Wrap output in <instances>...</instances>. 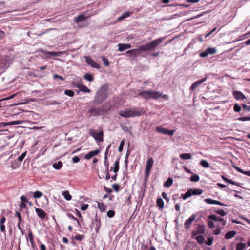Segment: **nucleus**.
Returning a JSON list of instances; mask_svg holds the SVG:
<instances>
[{
    "label": "nucleus",
    "instance_id": "nucleus-3",
    "mask_svg": "<svg viewBox=\"0 0 250 250\" xmlns=\"http://www.w3.org/2000/svg\"><path fill=\"white\" fill-rule=\"evenodd\" d=\"M144 113L142 109L139 108H133L127 109L124 111H120L119 115L124 118H130L140 116Z\"/></svg>",
    "mask_w": 250,
    "mask_h": 250
},
{
    "label": "nucleus",
    "instance_id": "nucleus-55",
    "mask_svg": "<svg viewBox=\"0 0 250 250\" xmlns=\"http://www.w3.org/2000/svg\"><path fill=\"white\" fill-rule=\"evenodd\" d=\"M16 216L18 217V219L19 220V223H21V222L22 218L21 214L18 211L16 212Z\"/></svg>",
    "mask_w": 250,
    "mask_h": 250
},
{
    "label": "nucleus",
    "instance_id": "nucleus-40",
    "mask_svg": "<svg viewBox=\"0 0 250 250\" xmlns=\"http://www.w3.org/2000/svg\"><path fill=\"white\" fill-rule=\"evenodd\" d=\"M195 238L198 243L200 244H203L204 242L205 238L202 235H197Z\"/></svg>",
    "mask_w": 250,
    "mask_h": 250
},
{
    "label": "nucleus",
    "instance_id": "nucleus-41",
    "mask_svg": "<svg viewBox=\"0 0 250 250\" xmlns=\"http://www.w3.org/2000/svg\"><path fill=\"white\" fill-rule=\"evenodd\" d=\"M98 208L102 211H104L106 209V206L103 203L98 202Z\"/></svg>",
    "mask_w": 250,
    "mask_h": 250
},
{
    "label": "nucleus",
    "instance_id": "nucleus-46",
    "mask_svg": "<svg viewBox=\"0 0 250 250\" xmlns=\"http://www.w3.org/2000/svg\"><path fill=\"white\" fill-rule=\"evenodd\" d=\"M115 215V211L113 210H109L107 212V216L109 218H112Z\"/></svg>",
    "mask_w": 250,
    "mask_h": 250
},
{
    "label": "nucleus",
    "instance_id": "nucleus-59",
    "mask_svg": "<svg viewBox=\"0 0 250 250\" xmlns=\"http://www.w3.org/2000/svg\"><path fill=\"white\" fill-rule=\"evenodd\" d=\"M242 107H243V108L244 110H248V111H250V106H248L247 105H246L245 104H242Z\"/></svg>",
    "mask_w": 250,
    "mask_h": 250
},
{
    "label": "nucleus",
    "instance_id": "nucleus-1",
    "mask_svg": "<svg viewBox=\"0 0 250 250\" xmlns=\"http://www.w3.org/2000/svg\"><path fill=\"white\" fill-rule=\"evenodd\" d=\"M164 40V38L163 37L157 39L145 44L140 45L137 49L128 50L126 53L129 55L130 56L137 57L140 52L154 50L156 46L162 43Z\"/></svg>",
    "mask_w": 250,
    "mask_h": 250
},
{
    "label": "nucleus",
    "instance_id": "nucleus-7",
    "mask_svg": "<svg viewBox=\"0 0 250 250\" xmlns=\"http://www.w3.org/2000/svg\"><path fill=\"white\" fill-rule=\"evenodd\" d=\"M39 52L42 53L44 55H46V58H49L48 55L53 56H60L66 53L65 51H59V52H54V51H46L43 49H40Z\"/></svg>",
    "mask_w": 250,
    "mask_h": 250
},
{
    "label": "nucleus",
    "instance_id": "nucleus-13",
    "mask_svg": "<svg viewBox=\"0 0 250 250\" xmlns=\"http://www.w3.org/2000/svg\"><path fill=\"white\" fill-rule=\"evenodd\" d=\"M196 215L194 214H192L188 219L184 223L185 228L188 229L191 224L195 219Z\"/></svg>",
    "mask_w": 250,
    "mask_h": 250
},
{
    "label": "nucleus",
    "instance_id": "nucleus-57",
    "mask_svg": "<svg viewBox=\"0 0 250 250\" xmlns=\"http://www.w3.org/2000/svg\"><path fill=\"white\" fill-rule=\"evenodd\" d=\"M88 207V204H83V205H82V206L81 207V209L83 211H84L87 209Z\"/></svg>",
    "mask_w": 250,
    "mask_h": 250
},
{
    "label": "nucleus",
    "instance_id": "nucleus-10",
    "mask_svg": "<svg viewBox=\"0 0 250 250\" xmlns=\"http://www.w3.org/2000/svg\"><path fill=\"white\" fill-rule=\"evenodd\" d=\"M156 130L162 134L172 136L173 135L175 130H168L161 126L157 127Z\"/></svg>",
    "mask_w": 250,
    "mask_h": 250
},
{
    "label": "nucleus",
    "instance_id": "nucleus-26",
    "mask_svg": "<svg viewBox=\"0 0 250 250\" xmlns=\"http://www.w3.org/2000/svg\"><path fill=\"white\" fill-rule=\"evenodd\" d=\"M114 167H111L110 168V170H113L115 173H116L119 169V160H117L115 163L114 165Z\"/></svg>",
    "mask_w": 250,
    "mask_h": 250
},
{
    "label": "nucleus",
    "instance_id": "nucleus-45",
    "mask_svg": "<svg viewBox=\"0 0 250 250\" xmlns=\"http://www.w3.org/2000/svg\"><path fill=\"white\" fill-rule=\"evenodd\" d=\"M28 237L30 241V242L33 244V234H32V232L31 231V230H29V233H28Z\"/></svg>",
    "mask_w": 250,
    "mask_h": 250
},
{
    "label": "nucleus",
    "instance_id": "nucleus-20",
    "mask_svg": "<svg viewBox=\"0 0 250 250\" xmlns=\"http://www.w3.org/2000/svg\"><path fill=\"white\" fill-rule=\"evenodd\" d=\"M100 152V150L97 149L94 151H90L88 154L85 155L84 157L86 159H90L93 156L97 155Z\"/></svg>",
    "mask_w": 250,
    "mask_h": 250
},
{
    "label": "nucleus",
    "instance_id": "nucleus-52",
    "mask_svg": "<svg viewBox=\"0 0 250 250\" xmlns=\"http://www.w3.org/2000/svg\"><path fill=\"white\" fill-rule=\"evenodd\" d=\"M216 212L222 216H224L227 214V213L223 210H217Z\"/></svg>",
    "mask_w": 250,
    "mask_h": 250
},
{
    "label": "nucleus",
    "instance_id": "nucleus-16",
    "mask_svg": "<svg viewBox=\"0 0 250 250\" xmlns=\"http://www.w3.org/2000/svg\"><path fill=\"white\" fill-rule=\"evenodd\" d=\"M93 225H95V231L96 233H98L99 232V229L101 226V223L100 218L98 217L96 214L95 218V221L93 223Z\"/></svg>",
    "mask_w": 250,
    "mask_h": 250
},
{
    "label": "nucleus",
    "instance_id": "nucleus-24",
    "mask_svg": "<svg viewBox=\"0 0 250 250\" xmlns=\"http://www.w3.org/2000/svg\"><path fill=\"white\" fill-rule=\"evenodd\" d=\"M21 123V122L20 121H15L10 122H3L1 123V125L3 126H6L8 125H19Z\"/></svg>",
    "mask_w": 250,
    "mask_h": 250
},
{
    "label": "nucleus",
    "instance_id": "nucleus-32",
    "mask_svg": "<svg viewBox=\"0 0 250 250\" xmlns=\"http://www.w3.org/2000/svg\"><path fill=\"white\" fill-rule=\"evenodd\" d=\"M67 215L69 218L72 219V220H73L74 222L76 223L77 226H80V223L79 220L76 218H75L72 214L68 213Z\"/></svg>",
    "mask_w": 250,
    "mask_h": 250
},
{
    "label": "nucleus",
    "instance_id": "nucleus-34",
    "mask_svg": "<svg viewBox=\"0 0 250 250\" xmlns=\"http://www.w3.org/2000/svg\"><path fill=\"white\" fill-rule=\"evenodd\" d=\"M180 158L184 160L190 159L191 157V155L190 153H182L180 155Z\"/></svg>",
    "mask_w": 250,
    "mask_h": 250
},
{
    "label": "nucleus",
    "instance_id": "nucleus-2",
    "mask_svg": "<svg viewBox=\"0 0 250 250\" xmlns=\"http://www.w3.org/2000/svg\"><path fill=\"white\" fill-rule=\"evenodd\" d=\"M109 85L105 84L101 86L97 90L93 100L94 104H99L104 101L108 95Z\"/></svg>",
    "mask_w": 250,
    "mask_h": 250
},
{
    "label": "nucleus",
    "instance_id": "nucleus-5",
    "mask_svg": "<svg viewBox=\"0 0 250 250\" xmlns=\"http://www.w3.org/2000/svg\"><path fill=\"white\" fill-rule=\"evenodd\" d=\"M203 190L200 189H190L184 194H182V198L184 200L190 197L192 195H199L202 193Z\"/></svg>",
    "mask_w": 250,
    "mask_h": 250
},
{
    "label": "nucleus",
    "instance_id": "nucleus-14",
    "mask_svg": "<svg viewBox=\"0 0 250 250\" xmlns=\"http://www.w3.org/2000/svg\"><path fill=\"white\" fill-rule=\"evenodd\" d=\"M85 14L86 13L83 12L81 14L79 15L77 17L75 18L74 20L75 22L76 23H79L91 16V15L85 16Z\"/></svg>",
    "mask_w": 250,
    "mask_h": 250
},
{
    "label": "nucleus",
    "instance_id": "nucleus-6",
    "mask_svg": "<svg viewBox=\"0 0 250 250\" xmlns=\"http://www.w3.org/2000/svg\"><path fill=\"white\" fill-rule=\"evenodd\" d=\"M90 134L97 141L102 142L103 141V131L97 132L95 130L91 129L90 131Z\"/></svg>",
    "mask_w": 250,
    "mask_h": 250
},
{
    "label": "nucleus",
    "instance_id": "nucleus-23",
    "mask_svg": "<svg viewBox=\"0 0 250 250\" xmlns=\"http://www.w3.org/2000/svg\"><path fill=\"white\" fill-rule=\"evenodd\" d=\"M119 49L120 51H123L126 49H129L131 47V45L130 44H122L119 43L118 44Z\"/></svg>",
    "mask_w": 250,
    "mask_h": 250
},
{
    "label": "nucleus",
    "instance_id": "nucleus-58",
    "mask_svg": "<svg viewBox=\"0 0 250 250\" xmlns=\"http://www.w3.org/2000/svg\"><path fill=\"white\" fill-rule=\"evenodd\" d=\"M162 196L167 202L169 201V198L167 197V194L166 193L163 192L162 193Z\"/></svg>",
    "mask_w": 250,
    "mask_h": 250
},
{
    "label": "nucleus",
    "instance_id": "nucleus-37",
    "mask_svg": "<svg viewBox=\"0 0 250 250\" xmlns=\"http://www.w3.org/2000/svg\"><path fill=\"white\" fill-rule=\"evenodd\" d=\"M246 244L244 243H239L236 246V250H243L246 248Z\"/></svg>",
    "mask_w": 250,
    "mask_h": 250
},
{
    "label": "nucleus",
    "instance_id": "nucleus-30",
    "mask_svg": "<svg viewBox=\"0 0 250 250\" xmlns=\"http://www.w3.org/2000/svg\"><path fill=\"white\" fill-rule=\"evenodd\" d=\"M53 167L54 169L59 170L61 169L62 167V163L61 161H58L57 163L53 164Z\"/></svg>",
    "mask_w": 250,
    "mask_h": 250
},
{
    "label": "nucleus",
    "instance_id": "nucleus-25",
    "mask_svg": "<svg viewBox=\"0 0 250 250\" xmlns=\"http://www.w3.org/2000/svg\"><path fill=\"white\" fill-rule=\"evenodd\" d=\"M206 79H201V80H199V81H197L195 82H194L192 85H191V86L190 87V90L191 91H193L194 90V89H195L197 86L200 84L201 83H202L203 82H204V81Z\"/></svg>",
    "mask_w": 250,
    "mask_h": 250
},
{
    "label": "nucleus",
    "instance_id": "nucleus-19",
    "mask_svg": "<svg viewBox=\"0 0 250 250\" xmlns=\"http://www.w3.org/2000/svg\"><path fill=\"white\" fill-rule=\"evenodd\" d=\"M233 95L236 100H243L246 98L244 95L240 91H234Z\"/></svg>",
    "mask_w": 250,
    "mask_h": 250
},
{
    "label": "nucleus",
    "instance_id": "nucleus-42",
    "mask_svg": "<svg viewBox=\"0 0 250 250\" xmlns=\"http://www.w3.org/2000/svg\"><path fill=\"white\" fill-rule=\"evenodd\" d=\"M64 94L69 97H73L74 95L73 91L71 90H65L64 91Z\"/></svg>",
    "mask_w": 250,
    "mask_h": 250
},
{
    "label": "nucleus",
    "instance_id": "nucleus-48",
    "mask_svg": "<svg viewBox=\"0 0 250 250\" xmlns=\"http://www.w3.org/2000/svg\"><path fill=\"white\" fill-rule=\"evenodd\" d=\"M125 144V141L123 140L120 143V146L118 147V151L119 152H121L123 149V146Z\"/></svg>",
    "mask_w": 250,
    "mask_h": 250
},
{
    "label": "nucleus",
    "instance_id": "nucleus-62",
    "mask_svg": "<svg viewBox=\"0 0 250 250\" xmlns=\"http://www.w3.org/2000/svg\"><path fill=\"white\" fill-rule=\"evenodd\" d=\"M21 201L22 203H26L28 202L27 200L24 196H21L20 198Z\"/></svg>",
    "mask_w": 250,
    "mask_h": 250
},
{
    "label": "nucleus",
    "instance_id": "nucleus-27",
    "mask_svg": "<svg viewBox=\"0 0 250 250\" xmlns=\"http://www.w3.org/2000/svg\"><path fill=\"white\" fill-rule=\"evenodd\" d=\"M236 234V232L234 231H230L227 232L225 234V238L227 239H231Z\"/></svg>",
    "mask_w": 250,
    "mask_h": 250
},
{
    "label": "nucleus",
    "instance_id": "nucleus-11",
    "mask_svg": "<svg viewBox=\"0 0 250 250\" xmlns=\"http://www.w3.org/2000/svg\"><path fill=\"white\" fill-rule=\"evenodd\" d=\"M85 61L88 64L93 68H99L100 67V65L94 62L90 57H85Z\"/></svg>",
    "mask_w": 250,
    "mask_h": 250
},
{
    "label": "nucleus",
    "instance_id": "nucleus-44",
    "mask_svg": "<svg viewBox=\"0 0 250 250\" xmlns=\"http://www.w3.org/2000/svg\"><path fill=\"white\" fill-rule=\"evenodd\" d=\"M238 120L241 121H250V115L247 116L241 117Z\"/></svg>",
    "mask_w": 250,
    "mask_h": 250
},
{
    "label": "nucleus",
    "instance_id": "nucleus-35",
    "mask_svg": "<svg viewBox=\"0 0 250 250\" xmlns=\"http://www.w3.org/2000/svg\"><path fill=\"white\" fill-rule=\"evenodd\" d=\"M62 195L64 198L67 201H70L72 198L71 195L69 194V192L68 191H63L62 192Z\"/></svg>",
    "mask_w": 250,
    "mask_h": 250
},
{
    "label": "nucleus",
    "instance_id": "nucleus-15",
    "mask_svg": "<svg viewBox=\"0 0 250 250\" xmlns=\"http://www.w3.org/2000/svg\"><path fill=\"white\" fill-rule=\"evenodd\" d=\"M208 219L212 220L215 221H218L222 223V226L224 227L226 225V221H225L223 218L217 217L215 215H211L208 216Z\"/></svg>",
    "mask_w": 250,
    "mask_h": 250
},
{
    "label": "nucleus",
    "instance_id": "nucleus-31",
    "mask_svg": "<svg viewBox=\"0 0 250 250\" xmlns=\"http://www.w3.org/2000/svg\"><path fill=\"white\" fill-rule=\"evenodd\" d=\"M132 14V12H125L124 14H123L120 17H119L118 19V20H123L126 18L129 17Z\"/></svg>",
    "mask_w": 250,
    "mask_h": 250
},
{
    "label": "nucleus",
    "instance_id": "nucleus-17",
    "mask_svg": "<svg viewBox=\"0 0 250 250\" xmlns=\"http://www.w3.org/2000/svg\"><path fill=\"white\" fill-rule=\"evenodd\" d=\"M204 201L209 204H216L222 206H226L227 205L217 200H214L208 198L205 199Z\"/></svg>",
    "mask_w": 250,
    "mask_h": 250
},
{
    "label": "nucleus",
    "instance_id": "nucleus-38",
    "mask_svg": "<svg viewBox=\"0 0 250 250\" xmlns=\"http://www.w3.org/2000/svg\"><path fill=\"white\" fill-rule=\"evenodd\" d=\"M190 179L192 182H197L199 181L200 178L198 175L195 174L191 176Z\"/></svg>",
    "mask_w": 250,
    "mask_h": 250
},
{
    "label": "nucleus",
    "instance_id": "nucleus-36",
    "mask_svg": "<svg viewBox=\"0 0 250 250\" xmlns=\"http://www.w3.org/2000/svg\"><path fill=\"white\" fill-rule=\"evenodd\" d=\"M157 204L161 209H163L164 208V203L161 198H159L157 199Z\"/></svg>",
    "mask_w": 250,
    "mask_h": 250
},
{
    "label": "nucleus",
    "instance_id": "nucleus-18",
    "mask_svg": "<svg viewBox=\"0 0 250 250\" xmlns=\"http://www.w3.org/2000/svg\"><path fill=\"white\" fill-rule=\"evenodd\" d=\"M35 211L41 219H43L47 216V213L42 209L37 208Z\"/></svg>",
    "mask_w": 250,
    "mask_h": 250
},
{
    "label": "nucleus",
    "instance_id": "nucleus-56",
    "mask_svg": "<svg viewBox=\"0 0 250 250\" xmlns=\"http://www.w3.org/2000/svg\"><path fill=\"white\" fill-rule=\"evenodd\" d=\"M84 238V236L83 235H77L75 236V238L78 241H81Z\"/></svg>",
    "mask_w": 250,
    "mask_h": 250
},
{
    "label": "nucleus",
    "instance_id": "nucleus-22",
    "mask_svg": "<svg viewBox=\"0 0 250 250\" xmlns=\"http://www.w3.org/2000/svg\"><path fill=\"white\" fill-rule=\"evenodd\" d=\"M89 112L93 115L97 116L101 114L102 110L100 108H94L90 109Z\"/></svg>",
    "mask_w": 250,
    "mask_h": 250
},
{
    "label": "nucleus",
    "instance_id": "nucleus-33",
    "mask_svg": "<svg viewBox=\"0 0 250 250\" xmlns=\"http://www.w3.org/2000/svg\"><path fill=\"white\" fill-rule=\"evenodd\" d=\"M222 179L225 181L226 182H227V183H229V184H231L232 185H236V186H239V183H237V182H234L233 181H232L230 179H228L227 178L224 177V176H223L222 177Z\"/></svg>",
    "mask_w": 250,
    "mask_h": 250
},
{
    "label": "nucleus",
    "instance_id": "nucleus-29",
    "mask_svg": "<svg viewBox=\"0 0 250 250\" xmlns=\"http://www.w3.org/2000/svg\"><path fill=\"white\" fill-rule=\"evenodd\" d=\"M172 183H173V179H172V178L169 177L164 183V186L166 188H169L172 185Z\"/></svg>",
    "mask_w": 250,
    "mask_h": 250
},
{
    "label": "nucleus",
    "instance_id": "nucleus-4",
    "mask_svg": "<svg viewBox=\"0 0 250 250\" xmlns=\"http://www.w3.org/2000/svg\"><path fill=\"white\" fill-rule=\"evenodd\" d=\"M139 95L146 100L149 99H157L161 97L162 94L159 92L153 90H147L139 92Z\"/></svg>",
    "mask_w": 250,
    "mask_h": 250
},
{
    "label": "nucleus",
    "instance_id": "nucleus-63",
    "mask_svg": "<svg viewBox=\"0 0 250 250\" xmlns=\"http://www.w3.org/2000/svg\"><path fill=\"white\" fill-rule=\"evenodd\" d=\"M83 78H92V75L90 74L86 73L84 75Z\"/></svg>",
    "mask_w": 250,
    "mask_h": 250
},
{
    "label": "nucleus",
    "instance_id": "nucleus-9",
    "mask_svg": "<svg viewBox=\"0 0 250 250\" xmlns=\"http://www.w3.org/2000/svg\"><path fill=\"white\" fill-rule=\"evenodd\" d=\"M154 161L152 158H150L148 159L146 163L145 173L146 176H148L150 174L151 169L153 165Z\"/></svg>",
    "mask_w": 250,
    "mask_h": 250
},
{
    "label": "nucleus",
    "instance_id": "nucleus-8",
    "mask_svg": "<svg viewBox=\"0 0 250 250\" xmlns=\"http://www.w3.org/2000/svg\"><path fill=\"white\" fill-rule=\"evenodd\" d=\"M217 52V50L215 48L209 47L206 49L204 51L200 53V56L204 58L208 56L209 55H213Z\"/></svg>",
    "mask_w": 250,
    "mask_h": 250
},
{
    "label": "nucleus",
    "instance_id": "nucleus-21",
    "mask_svg": "<svg viewBox=\"0 0 250 250\" xmlns=\"http://www.w3.org/2000/svg\"><path fill=\"white\" fill-rule=\"evenodd\" d=\"M204 233V226L198 225L197 228V229L195 231L193 232L192 234L193 236H195L197 234H203Z\"/></svg>",
    "mask_w": 250,
    "mask_h": 250
},
{
    "label": "nucleus",
    "instance_id": "nucleus-49",
    "mask_svg": "<svg viewBox=\"0 0 250 250\" xmlns=\"http://www.w3.org/2000/svg\"><path fill=\"white\" fill-rule=\"evenodd\" d=\"M112 188L116 192H118L120 189L119 186L118 184H114L112 186Z\"/></svg>",
    "mask_w": 250,
    "mask_h": 250
},
{
    "label": "nucleus",
    "instance_id": "nucleus-64",
    "mask_svg": "<svg viewBox=\"0 0 250 250\" xmlns=\"http://www.w3.org/2000/svg\"><path fill=\"white\" fill-rule=\"evenodd\" d=\"M40 249L41 250H46V247L44 244H41L40 245Z\"/></svg>",
    "mask_w": 250,
    "mask_h": 250
},
{
    "label": "nucleus",
    "instance_id": "nucleus-54",
    "mask_svg": "<svg viewBox=\"0 0 250 250\" xmlns=\"http://www.w3.org/2000/svg\"><path fill=\"white\" fill-rule=\"evenodd\" d=\"M110 147H111V145L109 144L107 146V147L106 149L105 154H104V159H106L107 158V155H108V151H109V149H110Z\"/></svg>",
    "mask_w": 250,
    "mask_h": 250
},
{
    "label": "nucleus",
    "instance_id": "nucleus-51",
    "mask_svg": "<svg viewBox=\"0 0 250 250\" xmlns=\"http://www.w3.org/2000/svg\"><path fill=\"white\" fill-rule=\"evenodd\" d=\"M102 61L104 63V64L106 66H107L109 65V62L108 61V60L104 57H103L102 58Z\"/></svg>",
    "mask_w": 250,
    "mask_h": 250
},
{
    "label": "nucleus",
    "instance_id": "nucleus-28",
    "mask_svg": "<svg viewBox=\"0 0 250 250\" xmlns=\"http://www.w3.org/2000/svg\"><path fill=\"white\" fill-rule=\"evenodd\" d=\"M76 87H78L79 88L80 90L86 93H89L90 92V90L89 89H88L87 87L83 85L82 84H78L76 86Z\"/></svg>",
    "mask_w": 250,
    "mask_h": 250
},
{
    "label": "nucleus",
    "instance_id": "nucleus-12",
    "mask_svg": "<svg viewBox=\"0 0 250 250\" xmlns=\"http://www.w3.org/2000/svg\"><path fill=\"white\" fill-rule=\"evenodd\" d=\"M1 62L0 64V67L1 68L4 67H7L6 65L8 63H11V60L9 57L6 56L2 57L1 60Z\"/></svg>",
    "mask_w": 250,
    "mask_h": 250
},
{
    "label": "nucleus",
    "instance_id": "nucleus-47",
    "mask_svg": "<svg viewBox=\"0 0 250 250\" xmlns=\"http://www.w3.org/2000/svg\"><path fill=\"white\" fill-rule=\"evenodd\" d=\"M26 155V152L23 153L21 155L18 157V160L20 162H21L23 161L25 156Z\"/></svg>",
    "mask_w": 250,
    "mask_h": 250
},
{
    "label": "nucleus",
    "instance_id": "nucleus-50",
    "mask_svg": "<svg viewBox=\"0 0 250 250\" xmlns=\"http://www.w3.org/2000/svg\"><path fill=\"white\" fill-rule=\"evenodd\" d=\"M234 110L236 112H238L241 110V107L237 104H235L234 106Z\"/></svg>",
    "mask_w": 250,
    "mask_h": 250
},
{
    "label": "nucleus",
    "instance_id": "nucleus-60",
    "mask_svg": "<svg viewBox=\"0 0 250 250\" xmlns=\"http://www.w3.org/2000/svg\"><path fill=\"white\" fill-rule=\"evenodd\" d=\"M80 161V159L78 156H75L72 158V162L73 163H78Z\"/></svg>",
    "mask_w": 250,
    "mask_h": 250
},
{
    "label": "nucleus",
    "instance_id": "nucleus-53",
    "mask_svg": "<svg viewBox=\"0 0 250 250\" xmlns=\"http://www.w3.org/2000/svg\"><path fill=\"white\" fill-rule=\"evenodd\" d=\"M213 238H211V237L208 238V240L206 242V244L208 246L212 245V242H213Z\"/></svg>",
    "mask_w": 250,
    "mask_h": 250
},
{
    "label": "nucleus",
    "instance_id": "nucleus-61",
    "mask_svg": "<svg viewBox=\"0 0 250 250\" xmlns=\"http://www.w3.org/2000/svg\"><path fill=\"white\" fill-rule=\"evenodd\" d=\"M0 231L2 232L5 231V228L4 224H0Z\"/></svg>",
    "mask_w": 250,
    "mask_h": 250
},
{
    "label": "nucleus",
    "instance_id": "nucleus-43",
    "mask_svg": "<svg viewBox=\"0 0 250 250\" xmlns=\"http://www.w3.org/2000/svg\"><path fill=\"white\" fill-rule=\"evenodd\" d=\"M42 195V193L39 191H36L34 193L33 197L35 198H39Z\"/></svg>",
    "mask_w": 250,
    "mask_h": 250
},
{
    "label": "nucleus",
    "instance_id": "nucleus-39",
    "mask_svg": "<svg viewBox=\"0 0 250 250\" xmlns=\"http://www.w3.org/2000/svg\"><path fill=\"white\" fill-rule=\"evenodd\" d=\"M200 165L204 168H208L209 167V163L205 160H202L200 162Z\"/></svg>",
    "mask_w": 250,
    "mask_h": 250
}]
</instances>
